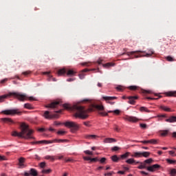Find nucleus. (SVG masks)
Segmentation results:
<instances>
[{"mask_svg":"<svg viewBox=\"0 0 176 176\" xmlns=\"http://www.w3.org/2000/svg\"><path fill=\"white\" fill-rule=\"evenodd\" d=\"M63 106L65 109L74 111L75 112V118H79L80 119H87L89 118V112H93L94 109L99 111L98 113L101 116H108V113L104 111V108L102 104H92V107L87 109L79 104H74L72 107L71 104L65 103Z\"/></svg>","mask_w":176,"mask_h":176,"instance_id":"obj_1","label":"nucleus"},{"mask_svg":"<svg viewBox=\"0 0 176 176\" xmlns=\"http://www.w3.org/2000/svg\"><path fill=\"white\" fill-rule=\"evenodd\" d=\"M32 134H34V130L30 129L27 124L22 123L21 124V132L13 131L12 135V137H19V138H24L25 140H35Z\"/></svg>","mask_w":176,"mask_h":176,"instance_id":"obj_2","label":"nucleus"},{"mask_svg":"<svg viewBox=\"0 0 176 176\" xmlns=\"http://www.w3.org/2000/svg\"><path fill=\"white\" fill-rule=\"evenodd\" d=\"M12 96L19 100V101H25V100H30V101H35V98L34 97H29L25 94H21L20 92H9L8 94L0 96V102H3L6 98L10 97Z\"/></svg>","mask_w":176,"mask_h":176,"instance_id":"obj_3","label":"nucleus"},{"mask_svg":"<svg viewBox=\"0 0 176 176\" xmlns=\"http://www.w3.org/2000/svg\"><path fill=\"white\" fill-rule=\"evenodd\" d=\"M64 124L65 127H68V129H70V131H72V133H76V131L79 130V125L75 122L67 121L65 122Z\"/></svg>","mask_w":176,"mask_h":176,"instance_id":"obj_4","label":"nucleus"},{"mask_svg":"<svg viewBox=\"0 0 176 176\" xmlns=\"http://www.w3.org/2000/svg\"><path fill=\"white\" fill-rule=\"evenodd\" d=\"M65 74H67V76H75L76 72L73 69L67 70L65 68H63L59 69L57 72L58 76H63V75H65Z\"/></svg>","mask_w":176,"mask_h":176,"instance_id":"obj_5","label":"nucleus"},{"mask_svg":"<svg viewBox=\"0 0 176 176\" xmlns=\"http://www.w3.org/2000/svg\"><path fill=\"white\" fill-rule=\"evenodd\" d=\"M124 120H126V122H130L131 123H137L138 120H140L137 117L131 116H125L123 117Z\"/></svg>","mask_w":176,"mask_h":176,"instance_id":"obj_6","label":"nucleus"},{"mask_svg":"<svg viewBox=\"0 0 176 176\" xmlns=\"http://www.w3.org/2000/svg\"><path fill=\"white\" fill-rule=\"evenodd\" d=\"M2 113H4V115H19L20 112L18 109H10V110H6L3 111Z\"/></svg>","mask_w":176,"mask_h":176,"instance_id":"obj_7","label":"nucleus"},{"mask_svg":"<svg viewBox=\"0 0 176 176\" xmlns=\"http://www.w3.org/2000/svg\"><path fill=\"white\" fill-rule=\"evenodd\" d=\"M122 98L123 100H126V98H128L129 103L131 104V105H134V104H135V100L138 99V96H123Z\"/></svg>","mask_w":176,"mask_h":176,"instance_id":"obj_8","label":"nucleus"},{"mask_svg":"<svg viewBox=\"0 0 176 176\" xmlns=\"http://www.w3.org/2000/svg\"><path fill=\"white\" fill-rule=\"evenodd\" d=\"M25 176H38V171L35 168H30L29 173L25 172Z\"/></svg>","mask_w":176,"mask_h":176,"instance_id":"obj_9","label":"nucleus"},{"mask_svg":"<svg viewBox=\"0 0 176 176\" xmlns=\"http://www.w3.org/2000/svg\"><path fill=\"white\" fill-rule=\"evenodd\" d=\"M24 163H25V158L21 157L19 159V164H18V165L19 166V168H24L27 167V165H25V164Z\"/></svg>","mask_w":176,"mask_h":176,"instance_id":"obj_10","label":"nucleus"},{"mask_svg":"<svg viewBox=\"0 0 176 176\" xmlns=\"http://www.w3.org/2000/svg\"><path fill=\"white\" fill-rule=\"evenodd\" d=\"M45 119H53L57 118V115H51L49 111H45L43 115Z\"/></svg>","mask_w":176,"mask_h":176,"instance_id":"obj_11","label":"nucleus"},{"mask_svg":"<svg viewBox=\"0 0 176 176\" xmlns=\"http://www.w3.org/2000/svg\"><path fill=\"white\" fill-rule=\"evenodd\" d=\"M158 168H160V165L157 164L147 167L148 171H151V173H153L155 170H158Z\"/></svg>","mask_w":176,"mask_h":176,"instance_id":"obj_12","label":"nucleus"},{"mask_svg":"<svg viewBox=\"0 0 176 176\" xmlns=\"http://www.w3.org/2000/svg\"><path fill=\"white\" fill-rule=\"evenodd\" d=\"M155 52L150 50L148 51V53H146V55H135V58H140V57H151L152 54H154Z\"/></svg>","mask_w":176,"mask_h":176,"instance_id":"obj_13","label":"nucleus"},{"mask_svg":"<svg viewBox=\"0 0 176 176\" xmlns=\"http://www.w3.org/2000/svg\"><path fill=\"white\" fill-rule=\"evenodd\" d=\"M60 105V102H52L51 104H47L46 108H57Z\"/></svg>","mask_w":176,"mask_h":176,"instance_id":"obj_14","label":"nucleus"},{"mask_svg":"<svg viewBox=\"0 0 176 176\" xmlns=\"http://www.w3.org/2000/svg\"><path fill=\"white\" fill-rule=\"evenodd\" d=\"M1 120L4 122V123H8V124H13L14 123V121H13L12 118H1Z\"/></svg>","mask_w":176,"mask_h":176,"instance_id":"obj_15","label":"nucleus"},{"mask_svg":"<svg viewBox=\"0 0 176 176\" xmlns=\"http://www.w3.org/2000/svg\"><path fill=\"white\" fill-rule=\"evenodd\" d=\"M85 138L87 140H97V138H99L100 137L97 135H85Z\"/></svg>","mask_w":176,"mask_h":176,"instance_id":"obj_16","label":"nucleus"},{"mask_svg":"<svg viewBox=\"0 0 176 176\" xmlns=\"http://www.w3.org/2000/svg\"><path fill=\"white\" fill-rule=\"evenodd\" d=\"M135 53H145L144 51H133L130 52H124L121 54V56H124V54H126V56H130L131 54H135Z\"/></svg>","mask_w":176,"mask_h":176,"instance_id":"obj_17","label":"nucleus"},{"mask_svg":"<svg viewBox=\"0 0 176 176\" xmlns=\"http://www.w3.org/2000/svg\"><path fill=\"white\" fill-rule=\"evenodd\" d=\"M126 163H127V164H140V162H136L135 160H134L133 158L128 159L126 161Z\"/></svg>","mask_w":176,"mask_h":176,"instance_id":"obj_18","label":"nucleus"},{"mask_svg":"<svg viewBox=\"0 0 176 176\" xmlns=\"http://www.w3.org/2000/svg\"><path fill=\"white\" fill-rule=\"evenodd\" d=\"M168 123H175L176 116H172L169 118L165 120Z\"/></svg>","mask_w":176,"mask_h":176,"instance_id":"obj_19","label":"nucleus"},{"mask_svg":"<svg viewBox=\"0 0 176 176\" xmlns=\"http://www.w3.org/2000/svg\"><path fill=\"white\" fill-rule=\"evenodd\" d=\"M104 142L105 144H112V142H116V140L115 138H107L104 139Z\"/></svg>","mask_w":176,"mask_h":176,"instance_id":"obj_20","label":"nucleus"},{"mask_svg":"<svg viewBox=\"0 0 176 176\" xmlns=\"http://www.w3.org/2000/svg\"><path fill=\"white\" fill-rule=\"evenodd\" d=\"M102 98L104 101H113V100H116L118 98L115 96H102Z\"/></svg>","mask_w":176,"mask_h":176,"instance_id":"obj_21","label":"nucleus"},{"mask_svg":"<svg viewBox=\"0 0 176 176\" xmlns=\"http://www.w3.org/2000/svg\"><path fill=\"white\" fill-rule=\"evenodd\" d=\"M83 159L87 161L90 160L91 162L99 161L98 157L91 158L90 157H83Z\"/></svg>","mask_w":176,"mask_h":176,"instance_id":"obj_22","label":"nucleus"},{"mask_svg":"<svg viewBox=\"0 0 176 176\" xmlns=\"http://www.w3.org/2000/svg\"><path fill=\"white\" fill-rule=\"evenodd\" d=\"M132 157H142V152H133Z\"/></svg>","mask_w":176,"mask_h":176,"instance_id":"obj_23","label":"nucleus"},{"mask_svg":"<svg viewBox=\"0 0 176 176\" xmlns=\"http://www.w3.org/2000/svg\"><path fill=\"white\" fill-rule=\"evenodd\" d=\"M115 65V63H107L105 64H102L103 68H109L111 67H113Z\"/></svg>","mask_w":176,"mask_h":176,"instance_id":"obj_24","label":"nucleus"},{"mask_svg":"<svg viewBox=\"0 0 176 176\" xmlns=\"http://www.w3.org/2000/svg\"><path fill=\"white\" fill-rule=\"evenodd\" d=\"M168 97H176V91H168L166 93Z\"/></svg>","mask_w":176,"mask_h":176,"instance_id":"obj_25","label":"nucleus"},{"mask_svg":"<svg viewBox=\"0 0 176 176\" xmlns=\"http://www.w3.org/2000/svg\"><path fill=\"white\" fill-rule=\"evenodd\" d=\"M111 160L114 162L115 163H118L119 160H120V157H118V155H115L111 156Z\"/></svg>","mask_w":176,"mask_h":176,"instance_id":"obj_26","label":"nucleus"},{"mask_svg":"<svg viewBox=\"0 0 176 176\" xmlns=\"http://www.w3.org/2000/svg\"><path fill=\"white\" fill-rule=\"evenodd\" d=\"M143 163L145 164L146 167V164H151V163H153V160L152 158H149L148 160H144Z\"/></svg>","mask_w":176,"mask_h":176,"instance_id":"obj_27","label":"nucleus"},{"mask_svg":"<svg viewBox=\"0 0 176 176\" xmlns=\"http://www.w3.org/2000/svg\"><path fill=\"white\" fill-rule=\"evenodd\" d=\"M54 142V140H41L38 141V143H42V144H53Z\"/></svg>","mask_w":176,"mask_h":176,"instance_id":"obj_28","label":"nucleus"},{"mask_svg":"<svg viewBox=\"0 0 176 176\" xmlns=\"http://www.w3.org/2000/svg\"><path fill=\"white\" fill-rule=\"evenodd\" d=\"M140 112H147V113L151 112V111L149 109H148V108H146L145 107H141L140 108Z\"/></svg>","mask_w":176,"mask_h":176,"instance_id":"obj_29","label":"nucleus"},{"mask_svg":"<svg viewBox=\"0 0 176 176\" xmlns=\"http://www.w3.org/2000/svg\"><path fill=\"white\" fill-rule=\"evenodd\" d=\"M24 108L26 109H34V107H32V105L30 103H25L24 104Z\"/></svg>","mask_w":176,"mask_h":176,"instance_id":"obj_30","label":"nucleus"},{"mask_svg":"<svg viewBox=\"0 0 176 176\" xmlns=\"http://www.w3.org/2000/svg\"><path fill=\"white\" fill-rule=\"evenodd\" d=\"M151 155L150 152L148 151H144V152H142V157H149Z\"/></svg>","mask_w":176,"mask_h":176,"instance_id":"obj_31","label":"nucleus"},{"mask_svg":"<svg viewBox=\"0 0 176 176\" xmlns=\"http://www.w3.org/2000/svg\"><path fill=\"white\" fill-rule=\"evenodd\" d=\"M52 173V169H42L41 173L42 174H50Z\"/></svg>","mask_w":176,"mask_h":176,"instance_id":"obj_32","label":"nucleus"},{"mask_svg":"<svg viewBox=\"0 0 176 176\" xmlns=\"http://www.w3.org/2000/svg\"><path fill=\"white\" fill-rule=\"evenodd\" d=\"M160 109H162L163 111H165L166 112H170L171 109L166 107V106H161Z\"/></svg>","mask_w":176,"mask_h":176,"instance_id":"obj_33","label":"nucleus"},{"mask_svg":"<svg viewBox=\"0 0 176 176\" xmlns=\"http://www.w3.org/2000/svg\"><path fill=\"white\" fill-rule=\"evenodd\" d=\"M128 89H129V90H132V91H135V90H138V89H140V87H137V86H135V85H132V86H129V87H128Z\"/></svg>","mask_w":176,"mask_h":176,"instance_id":"obj_34","label":"nucleus"},{"mask_svg":"<svg viewBox=\"0 0 176 176\" xmlns=\"http://www.w3.org/2000/svg\"><path fill=\"white\" fill-rule=\"evenodd\" d=\"M45 159H46V160H51V162H54V156L46 155Z\"/></svg>","mask_w":176,"mask_h":176,"instance_id":"obj_35","label":"nucleus"},{"mask_svg":"<svg viewBox=\"0 0 176 176\" xmlns=\"http://www.w3.org/2000/svg\"><path fill=\"white\" fill-rule=\"evenodd\" d=\"M157 118H158V120H163V119H166L167 118V116H166L165 114L158 115Z\"/></svg>","mask_w":176,"mask_h":176,"instance_id":"obj_36","label":"nucleus"},{"mask_svg":"<svg viewBox=\"0 0 176 176\" xmlns=\"http://www.w3.org/2000/svg\"><path fill=\"white\" fill-rule=\"evenodd\" d=\"M167 134H168V130L161 131H160V135H161L162 137H166V135H167Z\"/></svg>","mask_w":176,"mask_h":176,"instance_id":"obj_37","label":"nucleus"},{"mask_svg":"<svg viewBox=\"0 0 176 176\" xmlns=\"http://www.w3.org/2000/svg\"><path fill=\"white\" fill-rule=\"evenodd\" d=\"M166 162H167V163H168V164H175V163H176L175 160L167 159Z\"/></svg>","mask_w":176,"mask_h":176,"instance_id":"obj_38","label":"nucleus"},{"mask_svg":"<svg viewBox=\"0 0 176 176\" xmlns=\"http://www.w3.org/2000/svg\"><path fill=\"white\" fill-rule=\"evenodd\" d=\"M139 164H141L140 166H139L138 167V168H139L140 170H142L143 168H146V165H145V164H144V162H143V163H142V162H140Z\"/></svg>","mask_w":176,"mask_h":176,"instance_id":"obj_39","label":"nucleus"},{"mask_svg":"<svg viewBox=\"0 0 176 176\" xmlns=\"http://www.w3.org/2000/svg\"><path fill=\"white\" fill-rule=\"evenodd\" d=\"M67 141L68 140H63V139H59V140L55 139V140H54V142H58V143L67 142Z\"/></svg>","mask_w":176,"mask_h":176,"instance_id":"obj_40","label":"nucleus"},{"mask_svg":"<svg viewBox=\"0 0 176 176\" xmlns=\"http://www.w3.org/2000/svg\"><path fill=\"white\" fill-rule=\"evenodd\" d=\"M108 113H116V115H119V113H120V111H119L118 109L114 110V111H107Z\"/></svg>","mask_w":176,"mask_h":176,"instance_id":"obj_41","label":"nucleus"},{"mask_svg":"<svg viewBox=\"0 0 176 176\" xmlns=\"http://www.w3.org/2000/svg\"><path fill=\"white\" fill-rule=\"evenodd\" d=\"M129 155H130V153L127 152L125 153L124 154L120 156L121 159H126V157H129Z\"/></svg>","mask_w":176,"mask_h":176,"instance_id":"obj_42","label":"nucleus"},{"mask_svg":"<svg viewBox=\"0 0 176 176\" xmlns=\"http://www.w3.org/2000/svg\"><path fill=\"white\" fill-rule=\"evenodd\" d=\"M39 167H41L42 170L45 169L46 168V162H41L39 164Z\"/></svg>","mask_w":176,"mask_h":176,"instance_id":"obj_43","label":"nucleus"},{"mask_svg":"<svg viewBox=\"0 0 176 176\" xmlns=\"http://www.w3.org/2000/svg\"><path fill=\"white\" fill-rule=\"evenodd\" d=\"M120 147H119V146H113V147L111 148V151H112L113 152H116V151H120Z\"/></svg>","mask_w":176,"mask_h":176,"instance_id":"obj_44","label":"nucleus"},{"mask_svg":"<svg viewBox=\"0 0 176 176\" xmlns=\"http://www.w3.org/2000/svg\"><path fill=\"white\" fill-rule=\"evenodd\" d=\"M83 124L86 126V127H91V124L90 123L89 121L84 122Z\"/></svg>","mask_w":176,"mask_h":176,"instance_id":"obj_45","label":"nucleus"},{"mask_svg":"<svg viewBox=\"0 0 176 176\" xmlns=\"http://www.w3.org/2000/svg\"><path fill=\"white\" fill-rule=\"evenodd\" d=\"M100 163H101V164H105V162H107V158L105 157H102L99 160Z\"/></svg>","mask_w":176,"mask_h":176,"instance_id":"obj_46","label":"nucleus"},{"mask_svg":"<svg viewBox=\"0 0 176 176\" xmlns=\"http://www.w3.org/2000/svg\"><path fill=\"white\" fill-rule=\"evenodd\" d=\"M150 144H153V145H156V144H157V140H155V139L150 140Z\"/></svg>","mask_w":176,"mask_h":176,"instance_id":"obj_47","label":"nucleus"},{"mask_svg":"<svg viewBox=\"0 0 176 176\" xmlns=\"http://www.w3.org/2000/svg\"><path fill=\"white\" fill-rule=\"evenodd\" d=\"M5 160H8V158L6 157V156L0 155V162H3Z\"/></svg>","mask_w":176,"mask_h":176,"instance_id":"obj_48","label":"nucleus"},{"mask_svg":"<svg viewBox=\"0 0 176 176\" xmlns=\"http://www.w3.org/2000/svg\"><path fill=\"white\" fill-rule=\"evenodd\" d=\"M84 153L85 155H89L91 156L93 155V152L89 150L85 151Z\"/></svg>","mask_w":176,"mask_h":176,"instance_id":"obj_49","label":"nucleus"},{"mask_svg":"<svg viewBox=\"0 0 176 176\" xmlns=\"http://www.w3.org/2000/svg\"><path fill=\"white\" fill-rule=\"evenodd\" d=\"M142 93H144V94H152V91H151V90H143Z\"/></svg>","mask_w":176,"mask_h":176,"instance_id":"obj_50","label":"nucleus"},{"mask_svg":"<svg viewBox=\"0 0 176 176\" xmlns=\"http://www.w3.org/2000/svg\"><path fill=\"white\" fill-rule=\"evenodd\" d=\"M67 132L65 131H58L57 132V134H59V135H64Z\"/></svg>","mask_w":176,"mask_h":176,"instance_id":"obj_51","label":"nucleus"},{"mask_svg":"<svg viewBox=\"0 0 176 176\" xmlns=\"http://www.w3.org/2000/svg\"><path fill=\"white\" fill-rule=\"evenodd\" d=\"M166 60L167 61H175V60H174V58L171 56H167Z\"/></svg>","mask_w":176,"mask_h":176,"instance_id":"obj_52","label":"nucleus"},{"mask_svg":"<svg viewBox=\"0 0 176 176\" xmlns=\"http://www.w3.org/2000/svg\"><path fill=\"white\" fill-rule=\"evenodd\" d=\"M102 61H103L102 59L99 58L96 63L97 64H98L99 65H101V64H102Z\"/></svg>","mask_w":176,"mask_h":176,"instance_id":"obj_53","label":"nucleus"},{"mask_svg":"<svg viewBox=\"0 0 176 176\" xmlns=\"http://www.w3.org/2000/svg\"><path fill=\"white\" fill-rule=\"evenodd\" d=\"M113 174H115L113 171L105 173L104 176H111Z\"/></svg>","mask_w":176,"mask_h":176,"instance_id":"obj_54","label":"nucleus"},{"mask_svg":"<svg viewBox=\"0 0 176 176\" xmlns=\"http://www.w3.org/2000/svg\"><path fill=\"white\" fill-rule=\"evenodd\" d=\"M85 74L83 73H81L80 74H79L80 79H85Z\"/></svg>","mask_w":176,"mask_h":176,"instance_id":"obj_55","label":"nucleus"},{"mask_svg":"<svg viewBox=\"0 0 176 176\" xmlns=\"http://www.w3.org/2000/svg\"><path fill=\"white\" fill-rule=\"evenodd\" d=\"M22 74L23 75H25V76H27V75H30V74H31V71L24 72Z\"/></svg>","mask_w":176,"mask_h":176,"instance_id":"obj_56","label":"nucleus"},{"mask_svg":"<svg viewBox=\"0 0 176 176\" xmlns=\"http://www.w3.org/2000/svg\"><path fill=\"white\" fill-rule=\"evenodd\" d=\"M90 99H83L82 100H80V102H90Z\"/></svg>","mask_w":176,"mask_h":176,"instance_id":"obj_57","label":"nucleus"},{"mask_svg":"<svg viewBox=\"0 0 176 176\" xmlns=\"http://www.w3.org/2000/svg\"><path fill=\"white\" fill-rule=\"evenodd\" d=\"M116 89L119 91H122V90H123V87L119 85L116 87Z\"/></svg>","mask_w":176,"mask_h":176,"instance_id":"obj_58","label":"nucleus"},{"mask_svg":"<svg viewBox=\"0 0 176 176\" xmlns=\"http://www.w3.org/2000/svg\"><path fill=\"white\" fill-rule=\"evenodd\" d=\"M140 127L142 129H146V124H140Z\"/></svg>","mask_w":176,"mask_h":176,"instance_id":"obj_59","label":"nucleus"},{"mask_svg":"<svg viewBox=\"0 0 176 176\" xmlns=\"http://www.w3.org/2000/svg\"><path fill=\"white\" fill-rule=\"evenodd\" d=\"M126 171H123V170H119L118 172V174H121L122 175H124V174H125Z\"/></svg>","mask_w":176,"mask_h":176,"instance_id":"obj_60","label":"nucleus"},{"mask_svg":"<svg viewBox=\"0 0 176 176\" xmlns=\"http://www.w3.org/2000/svg\"><path fill=\"white\" fill-rule=\"evenodd\" d=\"M82 65H86L87 67H90L91 63H84L82 64Z\"/></svg>","mask_w":176,"mask_h":176,"instance_id":"obj_61","label":"nucleus"},{"mask_svg":"<svg viewBox=\"0 0 176 176\" xmlns=\"http://www.w3.org/2000/svg\"><path fill=\"white\" fill-rule=\"evenodd\" d=\"M169 155H170L171 156H174V154L175 153V152L173 151H168Z\"/></svg>","mask_w":176,"mask_h":176,"instance_id":"obj_62","label":"nucleus"},{"mask_svg":"<svg viewBox=\"0 0 176 176\" xmlns=\"http://www.w3.org/2000/svg\"><path fill=\"white\" fill-rule=\"evenodd\" d=\"M114 130L116 131H119V127L117 125H116L115 127H114Z\"/></svg>","mask_w":176,"mask_h":176,"instance_id":"obj_63","label":"nucleus"},{"mask_svg":"<svg viewBox=\"0 0 176 176\" xmlns=\"http://www.w3.org/2000/svg\"><path fill=\"white\" fill-rule=\"evenodd\" d=\"M5 82H8V78H5L1 81V83H5Z\"/></svg>","mask_w":176,"mask_h":176,"instance_id":"obj_64","label":"nucleus"}]
</instances>
